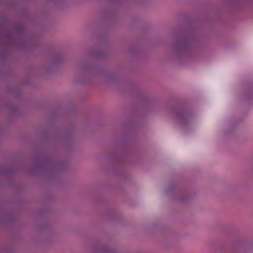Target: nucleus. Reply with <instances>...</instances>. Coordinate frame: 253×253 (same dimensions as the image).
<instances>
[{"label": "nucleus", "mask_w": 253, "mask_h": 253, "mask_svg": "<svg viewBox=\"0 0 253 253\" xmlns=\"http://www.w3.org/2000/svg\"><path fill=\"white\" fill-rule=\"evenodd\" d=\"M177 120L180 125H184L188 121V117L183 113L178 114L177 116Z\"/></svg>", "instance_id": "f257e3e1"}, {"label": "nucleus", "mask_w": 253, "mask_h": 253, "mask_svg": "<svg viewBox=\"0 0 253 253\" xmlns=\"http://www.w3.org/2000/svg\"><path fill=\"white\" fill-rule=\"evenodd\" d=\"M102 252H104V253H107V252H108V251H106V250H103L102 251Z\"/></svg>", "instance_id": "f03ea898"}]
</instances>
